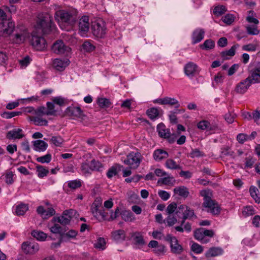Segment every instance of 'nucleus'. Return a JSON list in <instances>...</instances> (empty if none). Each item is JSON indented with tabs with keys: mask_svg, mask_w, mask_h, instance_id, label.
I'll return each mask as SVG.
<instances>
[{
	"mask_svg": "<svg viewBox=\"0 0 260 260\" xmlns=\"http://www.w3.org/2000/svg\"><path fill=\"white\" fill-rule=\"evenodd\" d=\"M55 18L59 22L70 26H73L77 20L76 11L59 10L55 13Z\"/></svg>",
	"mask_w": 260,
	"mask_h": 260,
	"instance_id": "obj_1",
	"label": "nucleus"
},
{
	"mask_svg": "<svg viewBox=\"0 0 260 260\" xmlns=\"http://www.w3.org/2000/svg\"><path fill=\"white\" fill-rule=\"evenodd\" d=\"M53 27L52 19L49 14L38 15L36 26L37 29H41L43 34H47L52 30Z\"/></svg>",
	"mask_w": 260,
	"mask_h": 260,
	"instance_id": "obj_2",
	"label": "nucleus"
},
{
	"mask_svg": "<svg viewBox=\"0 0 260 260\" xmlns=\"http://www.w3.org/2000/svg\"><path fill=\"white\" fill-rule=\"evenodd\" d=\"M200 194L204 197L203 205L205 208H208L207 211L214 215L219 214L220 208L218 203L209 196V192L206 190H202Z\"/></svg>",
	"mask_w": 260,
	"mask_h": 260,
	"instance_id": "obj_3",
	"label": "nucleus"
},
{
	"mask_svg": "<svg viewBox=\"0 0 260 260\" xmlns=\"http://www.w3.org/2000/svg\"><path fill=\"white\" fill-rule=\"evenodd\" d=\"M176 213L178 214V216H179V215L180 213L183 215V217L181 221V225L185 223V221L186 219L191 220L193 218H197V215L194 212V210L185 205H180L179 206Z\"/></svg>",
	"mask_w": 260,
	"mask_h": 260,
	"instance_id": "obj_4",
	"label": "nucleus"
},
{
	"mask_svg": "<svg viewBox=\"0 0 260 260\" xmlns=\"http://www.w3.org/2000/svg\"><path fill=\"white\" fill-rule=\"evenodd\" d=\"M142 159V156L140 152H131L124 160V163L130 166L131 169H137L140 165Z\"/></svg>",
	"mask_w": 260,
	"mask_h": 260,
	"instance_id": "obj_5",
	"label": "nucleus"
},
{
	"mask_svg": "<svg viewBox=\"0 0 260 260\" xmlns=\"http://www.w3.org/2000/svg\"><path fill=\"white\" fill-rule=\"evenodd\" d=\"M92 34L97 38H103L105 37L107 28L105 23L102 20L92 22L91 25Z\"/></svg>",
	"mask_w": 260,
	"mask_h": 260,
	"instance_id": "obj_6",
	"label": "nucleus"
},
{
	"mask_svg": "<svg viewBox=\"0 0 260 260\" xmlns=\"http://www.w3.org/2000/svg\"><path fill=\"white\" fill-rule=\"evenodd\" d=\"M51 50L55 54L65 55H68L71 51V48L61 40H57L53 44Z\"/></svg>",
	"mask_w": 260,
	"mask_h": 260,
	"instance_id": "obj_7",
	"label": "nucleus"
},
{
	"mask_svg": "<svg viewBox=\"0 0 260 260\" xmlns=\"http://www.w3.org/2000/svg\"><path fill=\"white\" fill-rule=\"evenodd\" d=\"M15 23L11 20H5L0 23V36L8 37L14 31Z\"/></svg>",
	"mask_w": 260,
	"mask_h": 260,
	"instance_id": "obj_8",
	"label": "nucleus"
},
{
	"mask_svg": "<svg viewBox=\"0 0 260 260\" xmlns=\"http://www.w3.org/2000/svg\"><path fill=\"white\" fill-rule=\"evenodd\" d=\"M30 43L33 47L38 51H43L47 48L46 42L44 38L36 35L34 32L32 34Z\"/></svg>",
	"mask_w": 260,
	"mask_h": 260,
	"instance_id": "obj_9",
	"label": "nucleus"
},
{
	"mask_svg": "<svg viewBox=\"0 0 260 260\" xmlns=\"http://www.w3.org/2000/svg\"><path fill=\"white\" fill-rule=\"evenodd\" d=\"M166 241L170 244L171 251L175 253H180L182 250V246L179 244L178 240L174 236L168 234L165 238Z\"/></svg>",
	"mask_w": 260,
	"mask_h": 260,
	"instance_id": "obj_10",
	"label": "nucleus"
},
{
	"mask_svg": "<svg viewBox=\"0 0 260 260\" xmlns=\"http://www.w3.org/2000/svg\"><path fill=\"white\" fill-rule=\"evenodd\" d=\"M22 249L26 254H34L39 250V246L36 243L25 242L22 243Z\"/></svg>",
	"mask_w": 260,
	"mask_h": 260,
	"instance_id": "obj_11",
	"label": "nucleus"
},
{
	"mask_svg": "<svg viewBox=\"0 0 260 260\" xmlns=\"http://www.w3.org/2000/svg\"><path fill=\"white\" fill-rule=\"evenodd\" d=\"M252 84V82L247 77L237 84L235 91L238 93L244 94Z\"/></svg>",
	"mask_w": 260,
	"mask_h": 260,
	"instance_id": "obj_12",
	"label": "nucleus"
},
{
	"mask_svg": "<svg viewBox=\"0 0 260 260\" xmlns=\"http://www.w3.org/2000/svg\"><path fill=\"white\" fill-rule=\"evenodd\" d=\"M247 77L252 84L260 83V67H255L249 70Z\"/></svg>",
	"mask_w": 260,
	"mask_h": 260,
	"instance_id": "obj_13",
	"label": "nucleus"
},
{
	"mask_svg": "<svg viewBox=\"0 0 260 260\" xmlns=\"http://www.w3.org/2000/svg\"><path fill=\"white\" fill-rule=\"evenodd\" d=\"M67 115L84 119L85 115L79 107H69L66 111Z\"/></svg>",
	"mask_w": 260,
	"mask_h": 260,
	"instance_id": "obj_14",
	"label": "nucleus"
},
{
	"mask_svg": "<svg viewBox=\"0 0 260 260\" xmlns=\"http://www.w3.org/2000/svg\"><path fill=\"white\" fill-rule=\"evenodd\" d=\"M154 103L160 105H169L170 106H175V108H178L180 106L178 101L170 97H165L164 98L157 99L153 101Z\"/></svg>",
	"mask_w": 260,
	"mask_h": 260,
	"instance_id": "obj_15",
	"label": "nucleus"
},
{
	"mask_svg": "<svg viewBox=\"0 0 260 260\" xmlns=\"http://www.w3.org/2000/svg\"><path fill=\"white\" fill-rule=\"evenodd\" d=\"M198 68V67L196 63L192 62H189L184 66V73L188 77H192L197 74Z\"/></svg>",
	"mask_w": 260,
	"mask_h": 260,
	"instance_id": "obj_16",
	"label": "nucleus"
},
{
	"mask_svg": "<svg viewBox=\"0 0 260 260\" xmlns=\"http://www.w3.org/2000/svg\"><path fill=\"white\" fill-rule=\"evenodd\" d=\"M79 29L82 35H85L89 29V18L87 16H83L79 20Z\"/></svg>",
	"mask_w": 260,
	"mask_h": 260,
	"instance_id": "obj_17",
	"label": "nucleus"
},
{
	"mask_svg": "<svg viewBox=\"0 0 260 260\" xmlns=\"http://www.w3.org/2000/svg\"><path fill=\"white\" fill-rule=\"evenodd\" d=\"M69 64V60L68 59L56 58L53 60L52 63L53 68L59 71H63Z\"/></svg>",
	"mask_w": 260,
	"mask_h": 260,
	"instance_id": "obj_18",
	"label": "nucleus"
},
{
	"mask_svg": "<svg viewBox=\"0 0 260 260\" xmlns=\"http://www.w3.org/2000/svg\"><path fill=\"white\" fill-rule=\"evenodd\" d=\"M22 133V130L20 128L14 129L7 133L6 138L9 140L20 139L24 137Z\"/></svg>",
	"mask_w": 260,
	"mask_h": 260,
	"instance_id": "obj_19",
	"label": "nucleus"
},
{
	"mask_svg": "<svg viewBox=\"0 0 260 260\" xmlns=\"http://www.w3.org/2000/svg\"><path fill=\"white\" fill-rule=\"evenodd\" d=\"M205 31L203 29L198 28L194 30L192 35V43L195 44L201 42L204 38Z\"/></svg>",
	"mask_w": 260,
	"mask_h": 260,
	"instance_id": "obj_20",
	"label": "nucleus"
},
{
	"mask_svg": "<svg viewBox=\"0 0 260 260\" xmlns=\"http://www.w3.org/2000/svg\"><path fill=\"white\" fill-rule=\"evenodd\" d=\"M153 156L155 160L159 161L168 158L169 154L166 151L162 149H157L154 151Z\"/></svg>",
	"mask_w": 260,
	"mask_h": 260,
	"instance_id": "obj_21",
	"label": "nucleus"
},
{
	"mask_svg": "<svg viewBox=\"0 0 260 260\" xmlns=\"http://www.w3.org/2000/svg\"><path fill=\"white\" fill-rule=\"evenodd\" d=\"M157 131L160 137L166 139L170 136V131L169 128L166 127L165 125L162 123H159L157 126Z\"/></svg>",
	"mask_w": 260,
	"mask_h": 260,
	"instance_id": "obj_22",
	"label": "nucleus"
},
{
	"mask_svg": "<svg viewBox=\"0 0 260 260\" xmlns=\"http://www.w3.org/2000/svg\"><path fill=\"white\" fill-rule=\"evenodd\" d=\"M27 112L32 113V114L36 115V116L42 117L44 115H48L46 108L43 106L39 107L37 109H35L33 108H29Z\"/></svg>",
	"mask_w": 260,
	"mask_h": 260,
	"instance_id": "obj_23",
	"label": "nucleus"
},
{
	"mask_svg": "<svg viewBox=\"0 0 260 260\" xmlns=\"http://www.w3.org/2000/svg\"><path fill=\"white\" fill-rule=\"evenodd\" d=\"M71 221V218L66 216V215H63L60 217H54L51 220L52 223L56 222L60 223L63 225L69 224Z\"/></svg>",
	"mask_w": 260,
	"mask_h": 260,
	"instance_id": "obj_24",
	"label": "nucleus"
},
{
	"mask_svg": "<svg viewBox=\"0 0 260 260\" xmlns=\"http://www.w3.org/2000/svg\"><path fill=\"white\" fill-rule=\"evenodd\" d=\"M34 149L36 151H44L46 150L48 144L43 140H38L33 142Z\"/></svg>",
	"mask_w": 260,
	"mask_h": 260,
	"instance_id": "obj_25",
	"label": "nucleus"
},
{
	"mask_svg": "<svg viewBox=\"0 0 260 260\" xmlns=\"http://www.w3.org/2000/svg\"><path fill=\"white\" fill-rule=\"evenodd\" d=\"M203 228H199L196 230L194 231V238L200 241L202 243H207L209 242V240L206 238H204L203 235Z\"/></svg>",
	"mask_w": 260,
	"mask_h": 260,
	"instance_id": "obj_26",
	"label": "nucleus"
},
{
	"mask_svg": "<svg viewBox=\"0 0 260 260\" xmlns=\"http://www.w3.org/2000/svg\"><path fill=\"white\" fill-rule=\"evenodd\" d=\"M113 239L117 242L123 241L125 238V233L123 230H118L112 233Z\"/></svg>",
	"mask_w": 260,
	"mask_h": 260,
	"instance_id": "obj_27",
	"label": "nucleus"
},
{
	"mask_svg": "<svg viewBox=\"0 0 260 260\" xmlns=\"http://www.w3.org/2000/svg\"><path fill=\"white\" fill-rule=\"evenodd\" d=\"M223 250L220 247H213L210 248L205 254L206 257H214L222 254Z\"/></svg>",
	"mask_w": 260,
	"mask_h": 260,
	"instance_id": "obj_28",
	"label": "nucleus"
},
{
	"mask_svg": "<svg viewBox=\"0 0 260 260\" xmlns=\"http://www.w3.org/2000/svg\"><path fill=\"white\" fill-rule=\"evenodd\" d=\"M174 192L184 198H187L189 194L188 189L184 186L175 187L174 189Z\"/></svg>",
	"mask_w": 260,
	"mask_h": 260,
	"instance_id": "obj_29",
	"label": "nucleus"
},
{
	"mask_svg": "<svg viewBox=\"0 0 260 260\" xmlns=\"http://www.w3.org/2000/svg\"><path fill=\"white\" fill-rule=\"evenodd\" d=\"M28 36L29 35L27 31L23 30L20 33L16 34L13 40L16 43L20 44L23 42Z\"/></svg>",
	"mask_w": 260,
	"mask_h": 260,
	"instance_id": "obj_30",
	"label": "nucleus"
},
{
	"mask_svg": "<svg viewBox=\"0 0 260 260\" xmlns=\"http://www.w3.org/2000/svg\"><path fill=\"white\" fill-rule=\"evenodd\" d=\"M28 209L29 207L27 204L21 203L16 206L15 212L18 216L23 215Z\"/></svg>",
	"mask_w": 260,
	"mask_h": 260,
	"instance_id": "obj_31",
	"label": "nucleus"
},
{
	"mask_svg": "<svg viewBox=\"0 0 260 260\" xmlns=\"http://www.w3.org/2000/svg\"><path fill=\"white\" fill-rule=\"evenodd\" d=\"M135 244L139 246H143L146 244L143 236L140 233H135L133 235Z\"/></svg>",
	"mask_w": 260,
	"mask_h": 260,
	"instance_id": "obj_32",
	"label": "nucleus"
},
{
	"mask_svg": "<svg viewBox=\"0 0 260 260\" xmlns=\"http://www.w3.org/2000/svg\"><path fill=\"white\" fill-rule=\"evenodd\" d=\"M120 215L122 219L125 221H132L135 219L133 213L130 211L123 210L120 213Z\"/></svg>",
	"mask_w": 260,
	"mask_h": 260,
	"instance_id": "obj_33",
	"label": "nucleus"
},
{
	"mask_svg": "<svg viewBox=\"0 0 260 260\" xmlns=\"http://www.w3.org/2000/svg\"><path fill=\"white\" fill-rule=\"evenodd\" d=\"M239 46L238 44L233 45L230 50L222 51L221 53V56L223 59H228V56H233L235 54V50Z\"/></svg>",
	"mask_w": 260,
	"mask_h": 260,
	"instance_id": "obj_34",
	"label": "nucleus"
},
{
	"mask_svg": "<svg viewBox=\"0 0 260 260\" xmlns=\"http://www.w3.org/2000/svg\"><path fill=\"white\" fill-rule=\"evenodd\" d=\"M90 162V170L91 171L101 172L103 168V166L101 162L98 160L93 159Z\"/></svg>",
	"mask_w": 260,
	"mask_h": 260,
	"instance_id": "obj_35",
	"label": "nucleus"
},
{
	"mask_svg": "<svg viewBox=\"0 0 260 260\" xmlns=\"http://www.w3.org/2000/svg\"><path fill=\"white\" fill-rule=\"evenodd\" d=\"M54 225L50 228V231L54 234H58L60 235V239H61L62 235L63 232L66 231L65 228H62L59 224L53 223Z\"/></svg>",
	"mask_w": 260,
	"mask_h": 260,
	"instance_id": "obj_36",
	"label": "nucleus"
},
{
	"mask_svg": "<svg viewBox=\"0 0 260 260\" xmlns=\"http://www.w3.org/2000/svg\"><path fill=\"white\" fill-rule=\"evenodd\" d=\"M121 168H123V166L118 165L111 167L107 173V177L111 178L113 176L116 175Z\"/></svg>",
	"mask_w": 260,
	"mask_h": 260,
	"instance_id": "obj_37",
	"label": "nucleus"
},
{
	"mask_svg": "<svg viewBox=\"0 0 260 260\" xmlns=\"http://www.w3.org/2000/svg\"><path fill=\"white\" fill-rule=\"evenodd\" d=\"M174 229L176 231L179 232L183 233L184 231H185L189 233L191 231V224L188 222H186L185 221V223H184V224L181 225L180 224V225L175 226Z\"/></svg>",
	"mask_w": 260,
	"mask_h": 260,
	"instance_id": "obj_38",
	"label": "nucleus"
},
{
	"mask_svg": "<svg viewBox=\"0 0 260 260\" xmlns=\"http://www.w3.org/2000/svg\"><path fill=\"white\" fill-rule=\"evenodd\" d=\"M36 170L38 176L42 178L45 176H47L49 174V171L45 167L41 165H37L36 166Z\"/></svg>",
	"mask_w": 260,
	"mask_h": 260,
	"instance_id": "obj_39",
	"label": "nucleus"
},
{
	"mask_svg": "<svg viewBox=\"0 0 260 260\" xmlns=\"http://www.w3.org/2000/svg\"><path fill=\"white\" fill-rule=\"evenodd\" d=\"M31 120L36 125L46 126L48 125L47 120L40 116H32L31 117Z\"/></svg>",
	"mask_w": 260,
	"mask_h": 260,
	"instance_id": "obj_40",
	"label": "nucleus"
},
{
	"mask_svg": "<svg viewBox=\"0 0 260 260\" xmlns=\"http://www.w3.org/2000/svg\"><path fill=\"white\" fill-rule=\"evenodd\" d=\"M166 167L171 170L181 169V167L178 165L173 159H168L165 162Z\"/></svg>",
	"mask_w": 260,
	"mask_h": 260,
	"instance_id": "obj_41",
	"label": "nucleus"
},
{
	"mask_svg": "<svg viewBox=\"0 0 260 260\" xmlns=\"http://www.w3.org/2000/svg\"><path fill=\"white\" fill-rule=\"evenodd\" d=\"M249 192L251 197L255 200L256 203L260 202V197L258 195L259 192L258 189L255 186H251L249 188Z\"/></svg>",
	"mask_w": 260,
	"mask_h": 260,
	"instance_id": "obj_42",
	"label": "nucleus"
},
{
	"mask_svg": "<svg viewBox=\"0 0 260 260\" xmlns=\"http://www.w3.org/2000/svg\"><path fill=\"white\" fill-rule=\"evenodd\" d=\"M95 47L89 41H85L82 45V49L85 52H91L94 50Z\"/></svg>",
	"mask_w": 260,
	"mask_h": 260,
	"instance_id": "obj_43",
	"label": "nucleus"
},
{
	"mask_svg": "<svg viewBox=\"0 0 260 260\" xmlns=\"http://www.w3.org/2000/svg\"><path fill=\"white\" fill-rule=\"evenodd\" d=\"M31 236L40 241H44L47 237V235L45 233L35 230L31 232Z\"/></svg>",
	"mask_w": 260,
	"mask_h": 260,
	"instance_id": "obj_44",
	"label": "nucleus"
},
{
	"mask_svg": "<svg viewBox=\"0 0 260 260\" xmlns=\"http://www.w3.org/2000/svg\"><path fill=\"white\" fill-rule=\"evenodd\" d=\"M146 114L151 119L154 120L158 117L159 112L157 108H151L147 110Z\"/></svg>",
	"mask_w": 260,
	"mask_h": 260,
	"instance_id": "obj_45",
	"label": "nucleus"
},
{
	"mask_svg": "<svg viewBox=\"0 0 260 260\" xmlns=\"http://www.w3.org/2000/svg\"><path fill=\"white\" fill-rule=\"evenodd\" d=\"M77 235V232L73 230L69 231L68 232L65 233H63L61 240L62 241L67 240L70 238H75Z\"/></svg>",
	"mask_w": 260,
	"mask_h": 260,
	"instance_id": "obj_46",
	"label": "nucleus"
},
{
	"mask_svg": "<svg viewBox=\"0 0 260 260\" xmlns=\"http://www.w3.org/2000/svg\"><path fill=\"white\" fill-rule=\"evenodd\" d=\"M215 46V42L211 39L206 40L204 43L200 45V47L202 49H211Z\"/></svg>",
	"mask_w": 260,
	"mask_h": 260,
	"instance_id": "obj_47",
	"label": "nucleus"
},
{
	"mask_svg": "<svg viewBox=\"0 0 260 260\" xmlns=\"http://www.w3.org/2000/svg\"><path fill=\"white\" fill-rule=\"evenodd\" d=\"M175 180L173 179V177H167L159 179L157 183H161L164 185H173Z\"/></svg>",
	"mask_w": 260,
	"mask_h": 260,
	"instance_id": "obj_48",
	"label": "nucleus"
},
{
	"mask_svg": "<svg viewBox=\"0 0 260 260\" xmlns=\"http://www.w3.org/2000/svg\"><path fill=\"white\" fill-rule=\"evenodd\" d=\"M50 142L55 146H61L64 140L60 136H55L51 137Z\"/></svg>",
	"mask_w": 260,
	"mask_h": 260,
	"instance_id": "obj_49",
	"label": "nucleus"
},
{
	"mask_svg": "<svg viewBox=\"0 0 260 260\" xmlns=\"http://www.w3.org/2000/svg\"><path fill=\"white\" fill-rule=\"evenodd\" d=\"M226 11V9L224 6L218 5L214 8L213 13L214 15L219 16L225 13Z\"/></svg>",
	"mask_w": 260,
	"mask_h": 260,
	"instance_id": "obj_50",
	"label": "nucleus"
},
{
	"mask_svg": "<svg viewBox=\"0 0 260 260\" xmlns=\"http://www.w3.org/2000/svg\"><path fill=\"white\" fill-rule=\"evenodd\" d=\"M101 203L100 202H97L95 201L91 205V210L95 217H99L98 212L99 210V207L101 206Z\"/></svg>",
	"mask_w": 260,
	"mask_h": 260,
	"instance_id": "obj_51",
	"label": "nucleus"
},
{
	"mask_svg": "<svg viewBox=\"0 0 260 260\" xmlns=\"http://www.w3.org/2000/svg\"><path fill=\"white\" fill-rule=\"evenodd\" d=\"M254 214V209L252 206L245 207L242 210V214L245 217L253 215Z\"/></svg>",
	"mask_w": 260,
	"mask_h": 260,
	"instance_id": "obj_52",
	"label": "nucleus"
},
{
	"mask_svg": "<svg viewBox=\"0 0 260 260\" xmlns=\"http://www.w3.org/2000/svg\"><path fill=\"white\" fill-rule=\"evenodd\" d=\"M52 158V156L51 154L47 153V154L42 156L40 157H38L36 158V160L40 163H49L50 162Z\"/></svg>",
	"mask_w": 260,
	"mask_h": 260,
	"instance_id": "obj_53",
	"label": "nucleus"
},
{
	"mask_svg": "<svg viewBox=\"0 0 260 260\" xmlns=\"http://www.w3.org/2000/svg\"><path fill=\"white\" fill-rule=\"evenodd\" d=\"M98 104L101 108H107L110 107L111 102L107 99L99 98L98 100Z\"/></svg>",
	"mask_w": 260,
	"mask_h": 260,
	"instance_id": "obj_54",
	"label": "nucleus"
},
{
	"mask_svg": "<svg viewBox=\"0 0 260 260\" xmlns=\"http://www.w3.org/2000/svg\"><path fill=\"white\" fill-rule=\"evenodd\" d=\"M54 103L51 102L47 103V111L48 112V115H56V111L54 109Z\"/></svg>",
	"mask_w": 260,
	"mask_h": 260,
	"instance_id": "obj_55",
	"label": "nucleus"
},
{
	"mask_svg": "<svg viewBox=\"0 0 260 260\" xmlns=\"http://www.w3.org/2000/svg\"><path fill=\"white\" fill-rule=\"evenodd\" d=\"M22 114V112H5L3 114H2V116L3 117L7 119L11 118L15 116L20 115Z\"/></svg>",
	"mask_w": 260,
	"mask_h": 260,
	"instance_id": "obj_56",
	"label": "nucleus"
},
{
	"mask_svg": "<svg viewBox=\"0 0 260 260\" xmlns=\"http://www.w3.org/2000/svg\"><path fill=\"white\" fill-rule=\"evenodd\" d=\"M234 151L229 147L226 146L222 148L221 154L222 156H230L232 158H234Z\"/></svg>",
	"mask_w": 260,
	"mask_h": 260,
	"instance_id": "obj_57",
	"label": "nucleus"
},
{
	"mask_svg": "<svg viewBox=\"0 0 260 260\" xmlns=\"http://www.w3.org/2000/svg\"><path fill=\"white\" fill-rule=\"evenodd\" d=\"M178 207L176 203L173 202L169 204L166 209V212L168 215H171L176 210L177 211Z\"/></svg>",
	"mask_w": 260,
	"mask_h": 260,
	"instance_id": "obj_58",
	"label": "nucleus"
},
{
	"mask_svg": "<svg viewBox=\"0 0 260 260\" xmlns=\"http://www.w3.org/2000/svg\"><path fill=\"white\" fill-rule=\"evenodd\" d=\"M106 244L105 240L103 238H99L96 242L94 244L96 248L104 249Z\"/></svg>",
	"mask_w": 260,
	"mask_h": 260,
	"instance_id": "obj_59",
	"label": "nucleus"
},
{
	"mask_svg": "<svg viewBox=\"0 0 260 260\" xmlns=\"http://www.w3.org/2000/svg\"><path fill=\"white\" fill-rule=\"evenodd\" d=\"M68 186L72 189H76L81 186V182L79 180H73L68 183Z\"/></svg>",
	"mask_w": 260,
	"mask_h": 260,
	"instance_id": "obj_60",
	"label": "nucleus"
},
{
	"mask_svg": "<svg viewBox=\"0 0 260 260\" xmlns=\"http://www.w3.org/2000/svg\"><path fill=\"white\" fill-rule=\"evenodd\" d=\"M165 221H166L168 226H171L177 222V220L175 217L171 215H168L165 219Z\"/></svg>",
	"mask_w": 260,
	"mask_h": 260,
	"instance_id": "obj_61",
	"label": "nucleus"
},
{
	"mask_svg": "<svg viewBox=\"0 0 260 260\" xmlns=\"http://www.w3.org/2000/svg\"><path fill=\"white\" fill-rule=\"evenodd\" d=\"M255 162V159L248 157L245 158V168H251Z\"/></svg>",
	"mask_w": 260,
	"mask_h": 260,
	"instance_id": "obj_62",
	"label": "nucleus"
},
{
	"mask_svg": "<svg viewBox=\"0 0 260 260\" xmlns=\"http://www.w3.org/2000/svg\"><path fill=\"white\" fill-rule=\"evenodd\" d=\"M8 59V56L7 53L3 51H0V64H5Z\"/></svg>",
	"mask_w": 260,
	"mask_h": 260,
	"instance_id": "obj_63",
	"label": "nucleus"
},
{
	"mask_svg": "<svg viewBox=\"0 0 260 260\" xmlns=\"http://www.w3.org/2000/svg\"><path fill=\"white\" fill-rule=\"evenodd\" d=\"M191 250L196 253H201L203 251L202 246L198 243H194L191 246Z\"/></svg>",
	"mask_w": 260,
	"mask_h": 260,
	"instance_id": "obj_64",
	"label": "nucleus"
}]
</instances>
